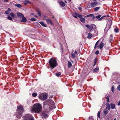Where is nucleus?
I'll return each instance as SVG.
<instances>
[{
	"instance_id": "obj_1",
	"label": "nucleus",
	"mask_w": 120,
	"mask_h": 120,
	"mask_svg": "<svg viewBox=\"0 0 120 120\" xmlns=\"http://www.w3.org/2000/svg\"><path fill=\"white\" fill-rule=\"evenodd\" d=\"M42 110L41 105L39 103H37L33 105L31 112L32 113L35 112L39 113Z\"/></svg>"
},
{
	"instance_id": "obj_2",
	"label": "nucleus",
	"mask_w": 120,
	"mask_h": 120,
	"mask_svg": "<svg viewBox=\"0 0 120 120\" xmlns=\"http://www.w3.org/2000/svg\"><path fill=\"white\" fill-rule=\"evenodd\" d=\"M17 113L16 116L19 119L20 118V117L22 116L23 112V108L22 105H19L17 107Z\"/></svg>"
},
{
	"instance_id": "obj_3",
	"label": "nucleus",
	"mask_w": 120,
	"mask_h": 120,
	"mask_svg": "<svg viewBox=\"0 0 120 120\" xmlns=\"http://www.w3.org/2000/svg\"><path fill=\"white\" fill-rule=\"evenodd\" d=\"M49 63L52 69L55 67L57 65V63L56 60L53 58L51 59L49 61Z\"/></svg>"
},
{
	"instance_id": "obj_4",
	"label": "nucleus",
	"mask_w": 120,
	"mask_h": 120,
	"mask_svg": "<svg viewBox=\"0 0 120 120\" xmlns=\"http://www.w3.org/2000/svg\"><path fill=\"white\" fill-rule=\"evenodd\" d=\"M23 117L24 120H34L33 116L30 114L25 115Z\"/></svg>"
},
{
	"instance_id": "obj_5",
	"label": "nucleus",
	"mask_w": 120,
	"mask_h": 120,
	"mask_svg": "<svg viewBox=\"0 0 120 120\" xmlns=\"http://www.w3.org/2000/svg\"><path fill=\"white\" fill-rule=\"evenodd\" d=\"M85 26L88 29H89L90 31H91L93 29L94 30L96 29L97 28L96 25L94 24H93L90 25H85Z\"/></svg>"
},
{
	"instance_id": "obj_6",
	"label": "nucleus",
	"mask_w": 120,
	"mask_h": 120,
	"mask_svg": "<svg viewBox=\"0 0 120 120\" xmlns=\"http://www.w3.org/2000/svg\"><path fill=\"white\" fill-rule=\"evenodd\" d=\"M47 101H45L43 103V106L45 109H47L50 107V106L48 104H47Z\"/></svg>"
},
{
	"instance_id": "obj_7",
	"label": "nucleus",
	"mask_w": 120,
	"mask_h": 120,
	"mask_svg": "<svg viewBox=\"0 0 120 120\" xmlns=\"http://www.w3.org/2000/svg\"><path fill=\"white\" fill-rule=\"evenodd\" d=\"M49 102L50 103V104L51 106L52 107V109H55L56 108V107H55L54 102L53 101L49 100Z\"/></svg>"
},
{
	"instance_id": "obj_8",
	"label": "nucleus",
	"mask_w": 120,
	"mask_h": 120,
	"mask_svg": "<svg viewBox=\"0 0 120 120\" xmlns=\"http://www.w3.org/2000/svg\"><path fill=\"white\" fill-rule=\"evenodd\" d=\"M98 3V2H94L91 3L90 4V6L91 7H94L97 6V4Z\"/></svg>"
},
{
	"instance_id": "obj_9",
	"label": "nucleus",
	"mask_w": 120,
	"mask_h": 120,
	"mask_svg": "<svg viewBox=\"0 0 120 120\" xmlns=\"http://www.w3.org/2000/svg\"><path fill=\"white\" fill-rule=\"evenodd\" d=\"M44 19H45L47 23L48 24H50L51 25H52V22L51 20L50 19H46L45 18V17L44 18Z\"/></svg>"
},
{
	"instance_id": "obj_10",
	"label": "nucleus",
	"mask_w": 120,
	"mask_h": 120,
	"mask_svg": "<svg viewBox=\"0 0 120 120\" xmlns=\"http://www.w3.org/2000/svg\"><path fill=\"white\" fill-rule=\"evenodd\" d=\"M48 115L46 114L44 112H43L42 114V117L43 118H46L48 117Z\"/></svg>"
},
{
	"instance_id": "obj_11",
	"label": "nucleus",
	"mask_w": 120,
	"mask_h": 120,
	"mask_svg": "<svg viewBox=\"0 0 120 120\" xmlns=\"http://www.w3.org/2000/svg\"><path fill=\"white\" fill-rule=\"evenodd\" d=\"M104 45V43L102 42H101L99 45L98 47H99L100 49H101L103 48Z\"/></svg>"
},
{
	"instance_id": "obj_12",
	"label": "nucleus",
	"mask_w": 120,
	"mask_h": 120,
	"mask_svg": "<svg viewBox=\"0 0 120 120\" xmlns=\"http://www.w3.org/2000/svg\"><path fill=\"white\" fill-rule=\"evenodd\" d=\"M22 20L20 21V22H26L27 21V19L24 16H23L21 18Z\"/></svg>"
},
{
	"instance_id": "obj_13",
	"label": "nucleus",
	"mask_w": 120,
	"mask_h": 120,
	"mask_svg": "<svg viewBox=\"0 0 120 120\" xmlns=\"http://www.w3.org/2000/svg\"><path fill=\"white\" fill-rule=\"evenodd\" d=\"M31 3V2L29 0H25L24 1V4L25 5H27L28 4Z\"/></svg>"
},
{
	"instance_id": "obj_14",
	"label": "nucleus",
	"mask_w": 120,
	"mask_h": 120,
	"mask_svg": "<svg viewBox=\"0 0 120 120\" xmlns=\"http://www.w3.org/2000/svg\"><path fill=\"white\" fill-rule=\"evenodd\" d=\"M106 109H107L108 110H109L110 109V104L109 103H107L106 104Z\"/></svg>"
},
{
	"instance_id": "obj_15",
	"label": "nucleus",
	"mask_w": 120,
	"mask_h": 120,
	"mask_svg": "<svg viewBox=\"0 0 120 120\" xmlns=\"http://www.w3.org/2000/svg\"><path fill=\"white\" fill-rule=\"evenodd\" d=\"M74 52V51L73 49H72V50L71 52V57L72 58H74L75 56V54L73 53Z\"/></svg>"
},
{
	"instance_id": "obj_16",
	"label": "nucleus",
	"mask_w": 120,
	"mask_h": 120,
	"mask_svg": "<svg viewBox=\"0 0 120 120\" xmlns=\"http://www.w3.org/2000/svg\"><path fill=\"white\" fill-rule=\"evenodd\" d=\"M39 22L43 26L45 27H47V25L45 24L44 22L42 21H41Z\"/></svg>"
},
{
	"instance_id": "obj_17",
	"label": "nucleus",
	"mask_w": 120,
	"mask_h": 120,
	"mask_svg": "<svg viewBox=\"0 0 120 120\" xmlns=\"http://www.w3.org/2000/svg\"><path fill=\"white\" fill-rule=\"evenodd\" d=\"M47 98V95L46 94H44L43 95V98L42 100H46Z\"/></svg>"
},
{
	"instance_id": "obj_18",
	"label": "nucleus",
	"mask_w": 120,
	"mask_h": 120,
	"mask_svg": "<svg viewBox=\"0 0 120 120\" xmlns=\"http://www.w3.org/2000/svg\"><path fill=\"white\" fill-rule=\"evenodd\" d=\"M17 16L19 18H22L23 16H24V15L22 14L21 13H17Z\"/></svg>"
},
{
	"instance_id": "obj_19",
	"label": "nucleus",
	"mask_w": 120,
	"mask_h": 120,
	"mask_svg": "<svg viewBox=\"0 0 120 120\" xmlns=\"http://www.w3.org/2000/svg\"><path fill=\"white\" fill-rule=\"evenodd\" d=\"M60 4L62 6L64 7L65 5V3L63 1H61L59 2Z\"/></svg>"
},
{
	"instance_id": "obj_20",
	"label": "nucleus",
	"mask_w": 120,
	"mask_h": 120,
	"mask_svg": "<svg viewBox=\"0 0 120 120\" xmlns=\"http://www.w3.org/2000/svg\"><path fill=\"white\" fill-rule=\"evenodd\" d=\"M110 106L111 109H113L115 108V105L114 104L112 103H111L110 104Z\"/></svg>"
},
{
	"instance_id": "obj_21",
	"label": "nucleus",
	"mask_w": 120,
	"mask_h": 120,
	"mask_svg": "<svg viewBox=\"0 0 120 120\" xmlns=\"http://www.w3.org/2000/svg\"><path fill=\"white\" fill-rule=\"evenodd\" d=\"M11 11V9L10 8H8V10L5 11V13L6 14H8L9 13V12Z\"/></svg>"
},
{
	"instance_id": "obj_22",
	"label": "nucleus",
	"mask_w": 120,
	"mask_h": 120,
	"mask_svg": "<svg viewBox=\"0 0 120 120\" xmlns=\"http://www.w3.org/2000/svg\"><path fill=\"white\" fill-rule=\"evenodd\" d=\"M75 14L77 16V17H78L79 18H81L82 17V15L79 14L76 12H75Z\"/></svg>"
},
{
	"instance_id": "obj_23",
	"label": "nucleus",
	"mask_w": 120,
	"mask_h": 120,
	"mask_svg": "<svg viewBox=\"0 0 120 120\" xmlns=\"http://www.w3.org/2000/svg\"><path fill=\"white\" fill-rule=\"evenodd\" d=\"M80 20L83 23L85 22V19L84 18H82L80 19Z\"/></svg>"
},
{
	"instance_id": "obj_24",
	"label": "nucleus",
	"mask_w": 120,
	"mask_h": 120,
	"mask_svg": "<svg viewBox=\"0 0 120 120\" xmlns=\"http://www.w3.org/2000/svg\"><path fill=\"white\" fill-rule=\"evenodd\" d=\"M72 66V64L69 61H68V68Z\"/></svg>"
},
{
	"instance_id": "obj_25",
	"label": "nucleus",
	"mask_w": 120,
	"mask_h": 120,
	"mask_svg": "<svg viewBox=\"0 0 120 120\" xmlns=\"http://www.w3.org/2000/svg\"><path fill=\"white\" fill-rule=\"evenodd\" d=\"M92 36V34L90 33H89L88 34V35L87 37V38L89 39Z\"/></svg>"
},
{
	"instance_id": "obj_26",
	"label": "nucleus",
	"mask_w": 120,
	"mask_h": 120,
	"mask_svg": "<svg viewBox=\"0 0 120 120\" xmlns=\"http://www.w3.org/2000/svg\"><path fill=\"white\" fill-rule=\"evenodd\" d=\"M100 7H96L94 8V11H97L100 9Z\"/></svg>"
},
{
	"instance_id": "obj_27",
	"label": "nucleus",
	"mask_w": 120,
	"mask_h": 120,
	"mask_svg": "<svg viewBox=\"0 0 120 120\" xmlns=\"http://www.w3.org/2000/svg\"><path fill=\"white\" fill-rule=\"evenodd\" d=\"M61 75V73L60 72H56V75L58 77L60 76Z\"/></svg>"
},
{
	"instance_id": "obj_28",
	"label": "nucleus",
	"mask_w": 120,
	"mask_h": 120,
	"mask_svg": "<svg viewBox=\"0 0 120 120\" xmlns=\"http://www.w3.org/2000/svg\"><path fill=\"white\" fill-rule=\"evenodd\" d=\"M103 112L104 114L106 115L108 113V111L107 110H104Z\"/></svg>"
},
{
	"instance_id": "obj_29",
	"label": "nucleus",
	"mask_w": 120,
	"mask_h": 120,
	"mask_svg": "<svg viewBox=\"0 0 120 120\" xmlns=\"http://www.w3.org/2000/svg\"><path fill=\"white\" fill-rule=\"evenodd\" d=\"M99 69V67H97L95 69H94V72H96Z\"/></svg>"
},
{
	"instance_id": "obj_30",
	"label": "nucleus",
	"mask_w": 120,
	"mask_h": 120,
	"mask_svg": "<svg viewBox=\"0 0 120 120\" xmlns=\"http://www.w3.org/2000/svg\"><path fill=\"white\" fill-rule=\"evenodd\" d=\"M15 5L18 8H20L22 7L21 5L20 4H15Z\"/></svg>"
},
{
	"instance_id": "obj_31",
	"label": "nucleus",
	"mask_w": 120,
	"mask_h": 120,
	"mask_svg": "<svg viewBox=\"0 0 120 120\" xmlns=\"http://www.w3.org/2000/svg\"><path fill=\"white\" fill-rule=\"evenodd\" d=\"M39 98L41 100H42L43 98V95L42 94H40L39 95Z\"/></svg>"
},
{
	"instance_id": "obj_32",
	"label": "nucleus",
	"mask_w": 120,
	"mask_h": 120,
	"mask_svg": "<svg viewBox=\"0 0 120 120\" xmlns=\"http://www.w3.org/2000/svg\"><path fill=\"white\" fill-rule=\"evenodd\" d=\"M10 15L12 17H14L15 16V15L12 12H11L10 13Z\"/></svg>"
},
{
	"instance_id": "obj_33",
	"label": "nucleus",
	"mask_w": 120,
	"mask_h": 120,
	"mask_svg": "<svg viewBox=\"0 0 120 120\" xmlns=\"http://www.w3.org/2000/svg\"><path fill=\"white\" fill-rule=\"evenodd\" d=\"M114 85H113L111 88V91L113 93L114 92Z\"/></svg>"
},
{
	"instance_id": "obj_34",
	"label": "nucleus",
	"mask_w": 120,
	"mask_h": 120,
	"mask_svg": "<svg viewBox=\"0 0 120 120\" xmlns=\"http://www.w3.org/2000/svg\"><path fill=\"white\" fill-rule=\"evenodd\" d=\"M37 94L36 93H33L32 94V95L34 97H35L37 96Z\"/></svg>"
},
{
	"instance_id": "obj_35",
	"label": "nucleus",
	"mask_w": 120,
	"mask_h": 120,
	"mask_svg": "<svg viewBox=\"0 0 120 120\" xmlns=\"http://www.w3.org/2000/svg\"><path fill=\"white\" fill-rule=\"evenodd\" d=\"M7 18L9 20H12V17H11L10 16H8Z\"/></svg>"
},
{
	"instance_id": "obj_36",
	"label": "nucleus",
	"mask_w": 120,
	"mask_h": 120,
	"mask_svg": "<svg viewBox=\"0 0 120 120\" xmlns=\"http://www.w3.org/2000/svg\"><path fill=\"white\" fill-rule=\"evenodd\" d=\"M114 31L116 33H118V32L119 30L118 28H115L114 29Z\"/></svg>"
},
{
	"instance_id": "obj_37",
	"label": "nucleus",
	"mask_w": 120,
	"mask_h": 120,
	"mask_svg": "<svg viewBox=\"0 0 120 120\" xmlns=\"http://www.w3.org/2000/svg\"><path fill=\"white\" fill-rule=\"evenodd\" d=\"M100 111H98L97 114L99 118H100Z\"/></svg>"
},
{
	"instance_id": "obj_38",
	"label": "nucleus",
	"mask_w": 120,
	"mask_h": 120,
	"mask_svg": "<svg viewBox=\"0 0 120 120\" xmlns=\"http://www.w3.org/2000/svg\"><path fill=\"white\" fill-rule=\"evenodd\" d=\"M30 20L32 21H36V19H35L34 18H32L30 19Z\"/></svg>"
},
{
	"instance_id": "obj_39",
	"label": "nucleus",
	"mask_w": 120,
	"mask_h": 120,
	"mask_svg": "<svg viewBox=\"0 0 120 120\" xmlns=\"http://www.w3.org/2000/svg\"><path fill=\"white\" fill-rule=\"evenodd\" d=\"M117 89L120 91V85H118L117 87Z\"/></svg>"
},
{
	"instance_id": "obj_40",
	"label": "nucleus",
	"mask_w": 120,
	"mask_h": 120,
	"mask_svg": "<svg viewBox=\"0 0 120 120\" xmlns=\"http://www.w3.org/2000/svg\"><path fill=\"white\" fill-rule=\"evenodd\" d=\"M94 15L93 14H90L89 15H87L86 16H85V17H89L90 16H92L93 15Z\"/></svg>"
},
{
	"instance_id": "obj_41",
	"label": "nucleus",
	"mask_w": 120,
	"mask_h": 120,
	"mask_svg": "<svg viewBox=\"0 0 120 120\" xmlns=\"http://www.w3.org/2000/svg\"><path fill=\"white\" fill-rule=\"evenodd\" d=\"M101 17V15H99L98 16H97L96 17V18L97 19H99Z\"/></svg>"
},
{
	"instance_id": "obj_42",
	"label": "nucleus",
	"mask_w": 120,
	"mask_h": 120,
	"mask_svg": "<svg viewBox=\"0 0 120 120\" xmlns=\"http://www.w3.org/2000/svg\"><path fill=\"white\" fill-rule=\"evenodd\" d=\"M89 119L90 120H94V119L93 118L92 116L90 117L89 118Z\"/></svg>"
},
{
	"instance_id": "obj_43",
	"label": "nucleus",
	"mask_w": 120,
	"mask_h": 120,
	"mask_svg": "<svg viewBox=\"0 0 120 120\" xmlns=\"http://www.w3.org/2000/svg\"><path fill=\"white\" fill-rule=\"evenodd\" d=\"M99 53V51H96L95 52V54L96 55H98Z\"/></svg>"
},
{
	"instance_id": "obj_44",
	"label": "nucleus",
	"mask_w": 120,
	"mask_h": 120,
	"mask_svg": "<svg viewBox=\"0 0 120 120\" xmlns=\"http://www.w3.org/2000/svg\"><path fill=\"white\" fill-rule=\"evenodd\" d=\"M103 17H104V16H103L101 17V18H100V19H98V20H99V21H101V20H102L103 19Z\"/></svg>"
},
{
	"instance_id": "obj_45",
	"label": "nucleus",
	"mask_w": 120,
	"mask_h": 120,
	"mask_svg": "<svg viewBox=\"0 0 120 120\" xmlns=\"http://www.w3.org/2000/svg\"><path fill=\"white\" fill-rule=\"evenodd\" d=\"M99 41V40H98V41H97V42H96V43L95 45V46H97L98 45V43Z\"/></svg>"
},
{
	"instance_id": "obj_46",
	"label": "nucleus",
	"mask_w": 120,
	"mask_h": 120,
	"mask_svg": "<svg viewBox=\"0 0 120 120\" xmlns=\"http://www.w3.org/2000/svg\"><path fill=\"white\" fill-rule=\"evenodd\" d=\"M96 59L95 58V59L94 63V66H95V65L96 63Z\"/></svg>"
},
{
	"instance_id": "obj_47",
	"label": "nucleus",
	"mask_w": 120,
	"mask_h": 120,
	"mask_svg": "<svg viewBox=\"0 0 120 120\" xmlns=\"http://www.w3.org/2000/svg\"><path fill=\"white\" fill-rule=\"evenodd\" d=\"M109 97H110L109 95H108L106 97V98L107 99H109Z\"/></svg>"
},
{
	"instance_id": "obj_48",
	"label": "nucleus",
	"mask_w": 120,
	"mask_h": 120,
	"mask_svg": "<svg viewBox=\"0 0 120 120\" xmlns=\"http://www.w3.org/2000/svg\"><path fill=\"white\" fill-rule=\"evenodd\" d=\"M118 106H119L120 105V100L119 101V102L118 104Z\"/></svg>"
},
{
	"instance_id": "obj_49",
	"label": "nucleus",
	"mask_w": 120,
	"mask_h": 120,
	"mask_svg": "<svg viewBox=\"0 0 120 120\" xmlns=\"http://www.w3.org/2000/svg\"><path fill=\"white\" fill-rule=\"evenodd\" d=\"M38 14L40 16H41V14L39 12H38Z\"/></svg>"
},
{
	"instance_id": "obj_50",
	"label": "nucleus",
	"mask_w": 120,
	"mask_h": 120,
	"mask_svg": "<svg viewBox=\"0 0 120 120\" xmlns=\"http://www.w3.org/2000/svg\"><path fill=\"white\" fill-rule=\"evenodd\" d=\"M73 16L75 18H77V16H76H76H75V15H73Z\"/></svg>"
},
{
	"instance_id": "obj_51",
	"label": "nucleus",
	"mask_w": 120,
	"mask_h": 120,
	"mask_svg": "<svg viewBox=\"0 0 120 120\" xmlns=\"http://www.w3.org/2000/svg\"><path fill=\"white\" fill-rule=\"evenodd\" d=\"M75 53L76 54H77V52L76 50H75Z\"/></svg>"
},
{
	"instance_id": "obj_52",
	"label": "nucleus",
	"mask_w": 120,
	"mask_h": 120,
	"mask_svg": "<svg viewBox=\"0 0 120 120\" xmlns=\"http://www.w3.org/2000/svg\"><path fill=\"white\" fill-rule=\"evenodd\" d=\"M78 9H79V10H80L82 8H81V7H79V8H78Z\"/></svg>"
},
{
	"instance_id": "obj_53",
	"label": "nucleus",
	"mask_w": 120,
	"mask_h": 120,
	"mask_svg": "<svg viewBox=\"0 0 120 120\" xmlns=\"http://www.w3.org/2000/svg\"><path fill=\"white\" fill-rule=\"evenodd\" d=\"M107 102H109V99H107Z\"/></svg>"
},
{
	"instance_id": "obj_54",
	"label": "nucleus",
	"mask_w": 120,
	"mask_h": 120,
	"mask_svg": "<svg viewBox=\"0 0 120 120\" xmlns=\"http://www.w3.org/2000/svg\"><path fill=\"white\" fill-rule=\"evenodd\" d=\"M4 1L5 2H7L8 1V0H4Z\"/></svg>"
},
{
	"instance_id": "obj_55",
	"label": "nucleus",
	"mask_w": 120,
	"mask_h": 120,
	"mask_svg": "<svg viewBox=\"0 0 120 120\" xmlns=\"http://www.w3.org/2000/svg\"><path fill=\"white\" fill-rule=\"evenodd\" d=\"M96 46H95H95H94V48L95 49L96 48Z\"/></svg>"
},
{
	"instance_id": "obj_56",
	"label": "nucleus",
	"mask_w": 120,
	"mask_h": 120,
	"mask_svg": "<svg viewBox=\"0 0 120 120\" xmlns=\"http://www.w3.org/2000/svg\"><path fill=\"white\" fill-rule=\"evenodd\" d=\"M112 36H113V35H112V34H111V35H110V36L111 37H112Z\"/></svg>"
},
{
	"instance_id": "obj_57",
	"label": "nucleus",
	"mask_w": 120,
	"mask_h": 120,
	"mask_svg": "<svg viewBox=\"0 0 120 120\" xmlns=\"http://www.w3.org/2000/svg\"><path fill=\"white\" fill-rule=\"evenodd\" d=\"M95 18V17L94 16L93 17V19H94Z\"/></svg>"
},
{
	"instance_id": "obj_58",
	"label": "nucleus",
	"mask_w": 120,
	"mask_h": 120,
	"mask_svg": "<svg viewBox=\"0 0 120 120\" xmlns=\"http://www.w3.org/2000/svg\"><path fill=\"white\" fill-rule=\"evenodd\" d=\"M35 16V17H36V18H37V16L36 15H35V16Z\"/></svg>"
},
{
	"instance_id": "obj_59",
	"label": "nucleus",
	"mask_w": 120,
	"mask_h": 120,
	"mask_svg": "<svg viewBox=\"0 0 120 120\" xmlns=\"http://www.w3.org/2000/svg\"><path fill=\"white\" fill-rule=\"evenodd\" d=\"M112 41V39H110V41Z\"/></svg>"
},
{
	"instance_id": "obj_60",
	"label": "nucleus",
	"mask_w": 120,
	"mask_h": 120,
	"mask_svg": "<svg viewBox=\"0 0 120 120\" xmlns=\"http://www.w3.org/2000/svg\"><path fill=\"white\" fill-rule=\"evenodd\" d=\"M68 0L69 1V2H71V0Z\"/></svg>"
},
{
	"instance_id": "obj_61",
	"label": "nucleus",
	"mask_w": 120,
	"mask_h": 120,
	"mask_svg": "<svg viewBox=\"0 0 120 120\" xmlns=\"http://www.w3.org/2000/svg\"><path fill=\"white\" fill-rule=\"evenodd\" d=\"M116 119L115 118L113 120H116Z\"/></svg>"
},
{
	"instance_id": "obj_62",
	"label": "nucleus",
	"mask_w": 120,
	"mask_h": 120,
	"mask_svg": "<svg viewBox=\"0 0 120 120\" xmlns=\"http://www.w3.org/2000/svg\"><path fill=\"white\" fill-rule=\"evenodd\" d=\"M71 62H72V63H73V61H72V60H71Z\"/></svg>"
},
{
	"instance_id": "obj_63",
	"label": "nucleus",
	"mask_w": 120,
	"mask_h": 120,
	"mask_svg": "<svg viewBox=\"0 0 120 120\" xmlns=\"http://www.w3.org/2000/svg\"><path fill=\"white\" fill-rule=\"evenodd\" d=\"M54 18V16H53V17H52V18Z\"/></svg>"
},
{
	"instance_id": "obj_64",
	"label": "nucleus",
	"mask_w": 120,
	"mask_h": 120,
	"mask_svg": "<svg viewBox=\"0 0 120 120\" xmlns=\"http://www.w3.org/2000/svg\"><path fill=\"white\" fill-rule=\"evenodd\" d=\"M65 2L66 3H67V2H66V1H65Z\"/></svg>"
}]
</instances>
